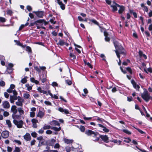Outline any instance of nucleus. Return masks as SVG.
I'll use <instances>...</instances> for the list:
<instances>
[{
    "mask_svg": "<svg viewBox=\"0 0 152 152\" xmlns=\"http://www.w3.org/2000/svg\"><path fill=\"white\" fill-rule=\"evenodd\" d=\"M7 91L9 93L12 92L14 95H17V93L15 89V86H10V87L7 90Z\"/></svg>",
    "mask_w": 152,
    "mask_h": 152,
    "instance_id": "nucleus-6",
    "label": "nucleus"
},
{
    "mask_svg": "<svg viewBox=\"0 0 152 152\" xmlns=\"http://www.w3.org/2000/svg\"><path fill=\"white\" fill-rule=\"evenodd\" d=\"M33 12L35 13L39 18H41L43 15V12L42 11H34Z\"/></svg>",
    "mask_w": 152,
    "mask_h": 152,
    "instance_id": "nucleus-11",
    "label": "nucleus"
},
{
    "mask_svg": "<svg viewBox=\"0 0 152 152\" xmlns=\"http://www.w3.org/2000/svg\"><path fill=\"white\" fill-rule=\"evenodd\" d=\"M70 56L72 58L73 60H74L76 59V57L75 56L74 54H73L72 53H70Z\"/></svg>",
    "mask_w": 152,
    "mask_h": 152,
    "instance_id": "nucleus-48",
    "label": "nucleus"
},
{
    "mask_svg": "<svg viewBox=\"0 0 152 152\" xmlns=\"http://www.w3.org/2000/svg\"><path fill=\"white\" fill-rule=\"evenodd\" d=\"M80 129L82 132H84L85 130V127L83 126H81L80 128Z\"/></svg>",
    "mask_w": 152,
    "mask_h": 152,
    "instance_id": "nucleus-41",
    "label": "nucleus"
},
{
    "mask_svg": "<svg viewBox=\"0 0 152 152\" xmlns=\"http://www.w3.org/2000/svg\"><path fill=\"white\" fill-rule=\"evenodd\" d=\"M13 65L12 63H9L8 66H7V71L9 73H10L12 72L13 69Z\"/></svg>",
    "mask_w": 152,
    "mask_h": 152,
    "instance_id": "nucleus-9",
    "label": "nucleus"
},
{
    "mask_svg": "<svg viewBox=\"0 0 152 152\" xmlns=\"http://www.w3.org/2000/svg\"><path fill=\"white\" fill-rule=\"evenodd\" d=\"M24 100L20 96L17 97V101L16 102V104L18 106H22Z\"/></svg>",
    "mask_w": 152,
    "mask_h": 152,
    "instance_id": "nucleus-5",
    "label": "nucleus"
},
{
    "mask_svg": "<svg viewBox=\"0 0 152 152\" xmlns=\"http://www.w3.org/2000/svg\"><path fill=\"white\" fill-rule=\"evenodd\" d=\"M47 143V141L44 140H43L39 141L38 146H40L42 145H45Z\"/></svg>",
    "mask_w": 152,
    "mask_h": 152,
    "instance_id": "nucleus-27",
    "label": "nucleus"
},
{
    "mask_svg": "<svg viewBox=\"0 0 152 152\" xmlns=\"http://www.w3.org/2000/svg\"><path fill=\"white\" fill-rule=\"evenodd\" d=\"M123 131L127 134H131V132L127 129H124L123 130Z\"/></svg>",
    "mask_w": 152,
    "mask_h": 152,
    "instance_id": "nucleus-50",
    "label": "nucleus"
},
{
    "mask_svg": "<svg viewBox=\"0 0 152 152\" xmlns=\"http://www.w3.org/2000/svg\"><path fill=\"white\" fill-rule=\"evenodd\" d=\"M64 141L65 143L67 144H69L72 143L73 142V140H69L66 138H64Z\"/></svg>",
    "mask_w": 152,
    "mask_h": 152,
    "instance_id": "nucleus-29",
    "label": "nucleus"
},
{
    "mask_svg": "<svg viewBox=\"0 0 152 152\" xmlns=\"http://www.w3.org/2000/svg\"><path fill=\"white\" fill-rule=\"evenodd\" d=\"M83 91L84 93V94H82V95L84 96H86V94L88 93V91L87 89L84 88L83 89Z\"/></svg>",
    "mask_w": 152,
    "mask_h": 152,
    "instance_id": "nucleus-40",
    "label": "nucleus"
},
{
    "mask_svg": "<svg viewBox=\"0 0 152 152\" xmlns=\"http://www.w3.org/2000/svg\"><path fill=\"white\" fill-rule=\"evenodd\" d=\"M126 70L128 71L129 73L132 74V72L131 69L129 67H127L126 68Z\"/></svg>",
    "mask_w": 152,
    "mask_h": 152,
    "instance_id": "nucleus-54",
    "label": "nucleus"
},
{
    "mask_svg": "<svg viewBox=\"0 0 152 152\" xmlns=\"http://www.w3.org/2000/svg\"><path fill=\"white\" fill-rule=\"evenodd\" d=\"M18 110L19 113V115H20V116L24 114V111L22 110V108L21 107L18 108Z\"/></svg>",
    "mask_w": 152,
    "mask_h": 152,
    "instance_id": "nucleus-31",
    "label": "nucleus"
},
{
    "mask_svg": "<svg viewBox=\"0 0 152 152\" xmlns=\"http://www.w3.org/2000/svg\"><path fill=\"white\" fill-rule=\"evenodd\" d=\"M14 41L15 42H17V45H19V46H21V47H24V46L20 42L18 41H17L16 40H14Z\"/></svg>",
    "mask_w": 152,
    "mask_h": 152,
    "instance_id": "nucleus-45",
    "label": "nucleus"
},
{
    "mask_svg": "<svg viewBox=\"0 0 152 152\" xmlns=\"http://www.w3.org/2000/svg\"><path fill=\"white\" fill-rule=\"evenodd\" d=\"M144 92L141 94V97L146 102H148L150 99L152 100V97H151L146 89H144Z\"/></svg>",
    "mask_w": 152,
    "mask_h": 152,
    "instance_id": "nucleus-2",
    "label": "nucleus"
},
{
    "mask_svg": "<svg viewBox=\"0 0 152 152\" xmlns=\"http://www.w3.org/2000/svg\"><path fill=\"white\" fill-rule=\"evenodd\" d=\"M11 111L13 113V114H16L18 112L17 107L15 105H12L11 107Z\"/></svg>",
    "mask_w": 152,
    "mask_h": 152,
    "instance_id": "nucleus-12",
    "label": "nucleus"
},
{
    "mask_svg": "<svg viewBox=\"0 0 152 152\" xmlns=\"http://www.w3.org/2000/svg\"><path fill=\"white\" fill-rule=\"evenodd\" d=\"M38 90L41 93H43V94H45L46 93V91L44 90H42V89L38 87L37 88Z\"/></svg>",
    "mask_w": 152,
    "mask_h": 152,
    "instance_id": "nucleus-43",
    "label": "nucleus"
},
{
    "mask_svg": "<svg viewBox=\"0 0 152 152\" xmlns=\"http://www.w3.org/2000/svg\"><path fill=\"white\" fill-rule=\"evenodd\" d=\"M48 94H49L52 97L56 99H58V97L56 95H54L53 96V94L49 91H48Z\"/></svg>",
    "mask_w": 152,
    "mask_h": 152,
    "instance_id": "nucleus-34",
    "label": "nucleus"
},
{
    "mask_svg": "<svg viewBox=\"0 0 152 152\" xmlns=\"http://www.w3.org/2000/svg\"><path fill=\"white\" fill-rule=\"evenodd\" d=\"M58 3L60 6V7L62 10H64L65 9V5L61 1L58 2Z\"/></svg>",
    "mask_w": 152,
    "mask_h": 152,
    "instance_id": "nucleus-30",
    "label": "nucleus"
},
{
    "mask_svg": "<svg viewBox=\"0 0 152 152\" xmlns=\"http://www.w3.org/2000/svg\"><path fill=\"white\" fill-rule=\"evenodd\" d=\"M60 147V145L58 143H56L54 146L55 148H58Z\"/></svg>",
    "mask_w": 152,
    "mask_h": 152,
    "instance_id": "nucleus-60",
    "label": "nucleus"
},
{
    "mask_svg": "<svg viewBox=\"0 0 152 152\" xmlns=\"http://www.w3.org/2000/svg\"><path fill=\"white\" fill-rule=\"evenodd\" d=\"M1 136L4 138L8 137L9 135V132L7 131H3L1 134Z\"/></svg>",
    "mask_w": 152,
    "mask_h": 152,
    "instance_id": "nucleus-10",
    "label": "nucleus"
},
{
    "mask_svg": "<svg viewBox=\"0 0 152 152\" xmlns=\"http://www.w3.org/2000/svg\"><path fill=\"white\" fill-rule=\"evenodd\" d=\"M54 19H55V18H53L52 19H51L50 20V22L52 23L53 24H55L56 23V21H54Z\"/></svg>",
    "mask_w": 152,
    "mask_h": 152,
    "instance_id": "nucleus-49",
    "label": "nucleus"
},
{
    "mask_svg": "<svg viewBox=\"0 0 152 152\" xmlns=\"http://www.w3.org/2000/svg\"><path fill=\"white\" fill-rule=\"evenodd\" d=\"M31 122L32 123L33 127L35 128H37V125L36 123L38 122V121L35 118H33L31 120Z\"/></svg>",
    "mask_w": 152,
    "mask_h": 152,
    "instance_id": "nucleus-18",
    "label": "nucleus"
},
{
    "mask_svg": "<svg viewBox=\"0 0 152 152\" xmlns=\"http://www.w3.org/2000/svg\"><path fill=\"white\" fill-rule=\"evenodd\" d=\"M43 20H39L35 21L34 23H31L29 25V26H34V25L37 26L38 25L37 23H41L42 22Z\"/></svg>",
    "mask_w": 152,
    "mask_h": 152,
    "instance_id": "nucleus-13",
    "label": "nucleus"
},
{
    "mask_svg": "<svg viewBox=\"0 0 152 152\" xmlns=\"http://www.w3.org/2000/svg\"><path fill=\"white\" fill-rule=\"evenodd\" d=\"M13 121V123L18 128H20L22 127L23 123L22 120L18 121L16 120H14Z\"/></svg>",
    "mask_w": 152,
    "mask_h": 152,
    "instance_id": "nucleus-4",
    "label": "nucleus"
},
{
    "mask_svg": "<svg viewBox=\"0 0 152 152\" xmlns=\"http://www.w3.org/2000/svg\"><path fill=\"white\" fill-rule=\"evenodd\" d=\"M58 110L62 113L64 112L66 114H69V111L67 109H64L60 107L58 108Z\"/></svg>",
    "mask_w": 152,
    "mask_h": 152,
    "instance_id": "nucleus-17",
    "label": "nucleus"
},
{
    "mask_svg": "<svg viewBox=\"0 0 152 152\" xmlns=\"http://www.w3.org/2000/svg\"><path fill=\"white\" fill-rule=\"evenodd\" d=\"M51 129L54 130L55 131H59L61 129V127L57 128L56 127H53L51 128Z\"/></svg>",
    "mask_w": 152,
    "mask_h": 152,
    "instance_id": "nucleus-33",
    "label": "nucleus"
},
{
    "mask_svg": "<svg viewBox=\"0 0 152 152\" xmlns=\"http://www.w3.org/2000/svg\"><path fill=\"white\" fill-rule=\"evenodd\" d=\"M13 142H16L18 143V145H20L21 144V142L20 140H14L13 141Z\"/></svg>",
    "mask_w": 152,
    "mask_h": 152,
    "instance_id": "nucleus-53",
    "label": "nucleus"
},
{
    "mask_svg": "<svg viewBox=\"0 0 152 152\" xmlns=\"http://www.w3.org/2000/svg\"><path fill=\"white\" fill-rule=\"evenodd\" d=\"M85 133L88 136H92L94 138L95 137H96L99 134L98 133L93 131L90 130H86Z\"/></svg>",
    "mask_w": 152,
    "mask_h": 152,
    "instance_id": "nucleus-3",
    "label": "nucleus"
},
{
    "mask_svg": "<svg viewBox=\"0 0 152 152\" xmlns=\"http://www.w3.org/2000/svg\"><path fill=\"white\" fill-rule=\"evenodd\" d=\"M104 35L105 37V40L106 41L109 42L110 41V38L109 37H108V33L106 31H104Z\"/></svg>",
    "mask_w": 152,
    "mask_h": 152,
    "instance_id": "nucleus-19",
    "label": "nucleus"
},
{
    "mask_svg": "<svg viewBox=\"0 0 152 152\" xmlns=\"http://www.w3.org/2000/svg\"><path fill=\"white\" fill-rule=\"evenodd\" d=\"M0 21L2 22H4L6 21V19L4 18L0 17Z\"/></svg>",
    "mask_w": 152,
    "mask_h": 152,
    "instance_id": "nucleus-51",
    "label": "nucleus"
},
{
    "mask_svg": "<svg viewBox=\"0 0 152 152\" xmlns=\"http://www.w3.org/2000/svg\"><path fill=\"white\" fill-rule=\"evenodd\" d=\"M35 116V113L33 112H30V117L31 118L34 117Z\"/></svg>",
    "mask_w": 152,
    "mask_h": 152,
    "instance_id": "nucleus-47",
    "label": "nucleus"
},
{
    "mask_svg": "<svg viewBox=\"0 0 152 152\" xmlns=\"http://www.w3.org/2000/svg\"><path fill=\"white\" fill-rule=\"evenodd\" d=\"M91 21L94 23H95L96 25L98 24V23L94 19H92L91 20Z\"/></svg>",
    "mask_w": 152,
    "mask_h": 152,
    "instance_id": "nucleus-59",
    "label": "nucleus"
},
{
    "mask_svg": "<svg viewBox=\"0 0 152 152\" xmlns=\"http://www.w3.org/2000/svg\"><path fill=\"white\" fill-rule=\"evenodd\" d=\"M56 142V140L53 139H52L49 140L48 142V145L50 146H53L55 142Z\"/></svg>",
    "mask_w": 152,
    "mask_h": 152,
    "instance_id": "nucleus-22",
    "label": "nucleus"
},
{
    "mask_svg": "<svg viewBox=\"0 0 152 152\" xmlns=\"http://www.w3.org/2000/svg\"><path fill=\"white\" fill-rule=\"evenodd\" d=\"M44 115V113L41 111L39 110L37 115V116L42 118L43 117Z\"/></svg>",
    "mask_w": 152,
    "mask_h": 152,
    "instance_id": "nucleus-26",
    "label": "nucleus"
},
{
    "mask_svg": "<svg viewBox=\"0 0 152 152\" xmlns=\"http://www.w3.org/2000/svg\"><path fill=\"white\" fill-rule=\"evenodd\" d=\"M110 6L112 8L113 11L114 12L117 10L118 9L117 7H120V5L115 3V1H113L112 2V4Z\"/></svg>",
    "mask_w": 152,
    "mask_h": 152,
    "instance_id": "nucleus-7",
    "label": "nucleus"
},
{
    "mask_svg": "<svg viewBox=\"0 0 152 152\" xmlns=\"http://www.w3.org/2000/svg\"><path fill=\"white\" fill-rule=\"evenodd\" d=\"M98 125L100 127L102 128V130L105 132H108L109 131V130L107 129L106 127L103 126L102 124H98Z\"/></svg>",
    "mask_w": 152,
    "mask_h": 152,
    "instance_id": "nucleus-21",
    "label": "nucleus"
},
{
    "mask_svg": "<svg viewBox=\"0 0 152 152\" xmlns=\"http://www.w3.org/2000/svg\"><path fill=\"white\" fill-rule=\"evenodd\" d=\"M24 139L26 141H30L31 140V137L30 134L28 133H26L23 136Z\"/></svg>",
    "mask_w": 152,
    "mask_h": 152,
    "instance_id": "nucleus-15",
    "label": "nucleus"
},
{
    "mask_svg": "<svg viewBox=\"0 0 152 152\" xmlns=\"http://www.w3.org/2000/svg\"><path fill=\"white\" fill-rule=\"evenodd\" d=\"M4 95L5 97L7 98H8L9 97V94L6 92L4 93Z\"/></svg>",
    "mask_w": 152,
    "mask_h": 152,
    "instance_id": "nucleus-62",
    "label": "nucleus"
},
{
    "mask_svg": "<svg viewBox=\"0 0 152 152\" xmlns=\"http://www.w3.org/2000/svg\"><path fill=\"white\" fill-rule=\"evenodd\" d=\"M12 11L10 10H8L7 11V14L10 15L12 14Z\"/></svg>",
    "mask_w": 152,
    "mask_h": 152,
    "instance_id": "nucleus-57",
    "label": "nucleus"
},
{
    "mask_svg": "<svg viewBox=\"0 0 152 152\" xmlns=\"http://www.w3.org/2000/svg\"><path fill=\"white\" fill-rule=\"evenodd\" d=\"M21 116L19 115H16V114H12V117L14 120L16 119H19Z\"/></svg>",
    "mask_w": 152,
    "mask_h": 152,
    "instance_id": "nucleus-23",
    "label": "nucleus"
},
{
    "mask_svg": "<svg viewBox=\"0 0 152 152\" xmlns=\"http://www.w3.org/2000/svg\"><path fill=\"white\" fill-rule=\"evenodd\" d=\"M27 78V77H25L23 78L21 80V82L23 83H26L27 82L26 79Z\"/></svg>",
    "mask_w": 152,
    "mask_h": 152,
    "instance_id": "nucleus-38",
    "label": "nucleus"
},
{
    "mask_svg": "<svg viewBox=\"0 0 152 152\" xmlns=\"http://www.w3.org/2000/svg\"><path fill=\"white\" fill-rule=\"evenodd\" d=\"M66 150L67 152H69L71 151V148L69 146H67L66 148Z\"/></svg>",
    "mask_w": 152,
    "mask_h": 152,
    "instance_id": "nucleus-58",
    "label": "nucleus"
},
{
    "mask_svg": "<svg viewBox=\"0 0 152 152\" xmlns=\"http://www.w3.org/2000/svg\"><path fill=\"white\" fill-rule=\"evenodd\" d=\"M30 80L31 82L35 83L36 84H37L39 83V82L37 80H35L33 77L31 78Z\"/></svg>",
    "mask_w": 152,
    "mask_h": 152,
    "instance_id": "nucleus-35",
    "label": "nucleus"
},
{
    "mask_svg": "<svg viewBox=\"0 0 152 152\" xmlns=\"http://www.w3.org/2000/svg\"><path fill=\"white\" fill-rule=\"evenodd\" d=\"M27 10L29 11H30L32 10V7L30 6H27L26 7Z\"/></svg>",
    "mask_w": 152,
    "mask_h": 152,
    "instance_id": "nucleus-61",
    "label": "nucleus"
},
{
    "mask_svg": "<svg viewBox=\"0 0 152 152\" xmlns=\"http://www.w3.org/2000/svg\"><path fill=\"white\" fill-rule=\"evenodd\" d=\"M64 44H65V42L64 40L63 39H60L58 43L57 44L58 45H60L61 46H63L64 45Z\"/></svg>",
    "mask_w": 152,
    "mask_h": 152,
    "instance_id": "nucleus-24",
    "label": "nucleus"
},
{
    "mask_svg": "<svg viewBox=\"0 0 152 152\" xmlns=\"http://www.w3.org/2000/svg\"><path fill=\"white\" fill-rule=\"evenodd\" d=\"M125 140H124V142H127V143H129L130 141H131V140L129 138H124Z\"/></svg>",
    "mask_w": 152,
    "mask_h": 152,
    "instance_id": "nucleus-39",
    "label": "nucleus"
},
{
    "mask_svg": "<svg viewBox=\"0 0 152 152\" xmlns=\"http://www.w3.org/2000/svg\"><path fill=\"white\" fill-rule=\"evenodd\" d=\"M139 54L140 57H143L145 59H147L146 56L145 54H143L142 52L141 51H139Z\"/></svg>",
    "mask_w": 152,
    "mask_h": 152,
    "instance_id": "nucleus-25",
    "label": "nucleus"
},
{
    "mask_svg": "<svg viewBox=\"0 0 152 152\" xmlns=\"http://www.w3.org/2000/svg\"><path fill=\"white\" fill-rule=\"evenodd\" d=\"M118 7H120V9L118 11V13L120 14H122L125 10V7L122 6H120Z\"/></svg>",
    "mask_w": 152,
    "mask_h": 152,
    "instance_id": "nucleus-28",
    "label": "nucleus"
},
{
    "mask_svg": "<svg viewBox=\"0 0 152 152\" xmlns=\"http://www.w3.org/2000/svg\"><path fill=\"white\" fill-rule=\"evenodd\" d=\"M30 95L27 93H25L23 94V97L25 99H29L30 98Z\"/></svg>",
    "mask_w": 152,
    "mask_h": 152,
    "instance_id": "nucleus-36",
    "label": "nucleus"
},
{
    "mask_svg": "<svg viewBox=\"0 0 152 152\" xmlns=\"http://www.w3.org/2000/svg\"><path fill=\"white\" fill-rule=\"evenodd\" d=\"M20 149L18 147H16L14 152H20Z\"/></svg>",
    "mask_w": 152,
    "mask_h": 152,
    "instance_id": "nucleus-46",
    "label": "nucleus"
},
{
    "mask_svg": "<svg viewBox=\"0 0 152 152\" xmlns=\"http://www.w3.org/2000/svg\"><path fill=\"white\" fill-rule=\"evenodd\" d=\"M16 95L10 96V101L11 103H12L14 102L15 100L17 99Z\"/></svg>",
    "mask_w": 152,
    "mask_h": 152,
    "instance_id": "nucleus-16",
    "label": "nucleus"
},
{
    "mask_svg": "<svg viewBox=\"0 0 152 152\" xmlns=\"http://www.w3.org/2000/svg\"><path fill=\"white\" fill-rule=\"evenodd\" d=\"M1 106L3 108L5 109H8L10 106L9 102L6 101H4L2 102Z\"/></svg>",
    "mask_w": 152,
    "mask_h": 152,
    "instance_id": "nucleus-8",
    "label": "nucleus"
},
{
    "mask_svg": "<svg viewBox=\"0 0 152 152\" xmlns=\"http://www.w3.org/2000/svg\"><path fill=\"white\" fill-rule=\"evenodd\" d=\"M113 43L115 48V52L117 57L119 59V62L118 64L119 65L121 64L120 54L125 55V50L123 47L116 41H113Z\"/></svg>",
    "mask_w": 152,
    "mask_h": 152,
    "instance_id": "nucleus-1",
    "label": "nucleus"
},
{
    "mask_svg": "<svg viewBox=\"0 0 152 152\" xmlns=\"http://www.w3.org/2000/svg\"><path fill=\"white\" fill-rule=\"evenodd\" d=\"M26 50L28 52L31 53L32 51L31 48L28 46H26Z\"/></svg>",
    "mask_w": 152,
    "mask_h": 152,
    "instance_id": "nucleus-42",
    "label": "nucleus"
},
{
    "mask_svg": "<svg viewBox=\"0 0 152 152\" xmlns=\"http://www.w3.org/2000/svg\"><path fill=\"white\" fill-rule=\"evenodd\" d=\"M148 30L150 31H152L151 34L152 35V24L149 25L148 27Z\"/></svg>",
    "mask_w": 152,
    "mask_h": 152,
    "instance_id": "nucleus-64",
    "label": "nucleus"
},
{
    "mask_svg": "<svg viewBox=\"0 0 152 152\" xmlns=\"http://www.w3.org/2000/svg\"><path fill=\"white\" fill-rule=\"evenodd\" d=\"M36 141L35 140H32L31 142V145H34L35 144Z\"/></svg>",
    "mask_w": 152,
    "mask_h": 152,
    "instance_id": "nucleus-63",
    "label": "nucleus"
},
{
    "mask_svg": "<svg viewBox=\"0 0 152 152\" xmlns=\"http://www.w3.org/2000/svg\"><path fill=\"white\" fill-rule=\"evenodd\" d=\"M6 123L8 125L9 128H10L12 127V124L10 121L9 120H6Z\"/></svg>",
    "mask_w": 152,
    "mask_h": 152,
    "instance_id": "nucleus-32",
    "label": "nucleus"
},
{
    "mask_svg": "<svg viewBox=\"0 0 152 152\" xmlns=\"http://www.w3.org/2000/svg\"><path fill=\"white\" fill-rule=\"evenodd\" d=\"M37 133L35 132H33L31 133V136L34 137H37Z\"/></svg>",
    "mask_w": 152,
    "mask_h": 152,
    "instance_id": "nucleus-56",
    "label": "nucleus"
},
{
    "mask_svg": "<svg viewBox=\"0 0 152 152\" xmlns=\"http://www.w3.org/2000/svg\"><path fill=\"white\" fill-rule=\"evenodd\" d=\"M9 115V113L8 112L5 111L4 112L3 115L4 117H7Z\"/></svg>",
    "mask_w": 152,
    "mask_h": 152,
    "instance_id": "nucleus-44",
    "label": "nucleus"
},
{
    "mask_svg": "<svg viewBox=\"0 0 152 152\" xmlns=\"http://www.w3.org/2000/svg\"><path fill=\"white\" fill-rule=\"evenodd\" d=\"M99 137L104 142H108V137L107 135H100Z\"/></svg>",
    "mask_w": 152,
    "mask_h": 152,
    "instance_id": "nucleus-14",
    "label": "nucleus"
},
{
    "mask_svg": "<svg viewBox=\"0 0 152 152\" xmlns=\"http://www.w3.org/2000/svg\"><path fill=\"white\" fill-rule=\"evenodd\" d=\"M110 142H113L115 143H117L118 142L119 143L118 144V145H120L121 144V142L119 140L118 141H118L116 140H114V139H112L111 140Z\"/></svg>",
    "mask_w": 152,
    "mask_h": 152,
    "instance_id": "nucleus-37",
    "label": "nucleus"
},
{
    "mask_svg": "<svg viewBox=\"0 0 152 152\" xmlns=\"http://www.w3.org/2000/svg\"><path fill=\"white\" fill-rule=\"evenodd\" d=\"M65 81L66 84L69 85H70L72 84V82L69 80H66Z\"/></svg>",
    "mask_w": 152,
    "mask_h": 152,
    "instance_id": "nucleus-52",
    "label": "nucleus"
},
{
    "mask_svg": "<svg viewBox=\"0 0 152 152\" xmlns=\"http://www.w3.org/2000/svg\"><path fill=\"white\" fill-rule=\"evenodd\" d=\"M34 69L38 72H41L40 67L39 68L37 66H36L34 67Z\"/></svg>",
    "mask_w": 152,
    "mask_h": 152,
    "instance_id": "nucleus-55",
    "label": "nucleus"
},
{
    "mask_svg": "<svg viewBox=\"0 0 152 152\" xmlns=\"http://www.w3.org/2000/svg\"><path fill=\"white\" fill-rule=\"evenodd\" d=\"M50 124L52 125L59 126L60 124L58 121L56 120H53L50 122Z\"/></svg>",
    "mask_w": 152,
    "mask_h": 152,
    "instance_id": "nucleus-20",
    "label": "nucleus"
}]
</instances>
